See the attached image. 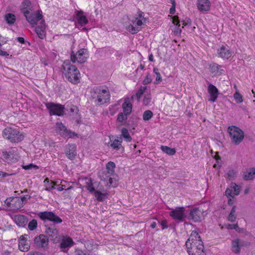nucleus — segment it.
<instances>
[{
  "label": "nucleus",
  "instance_id": "nucleus-63",
  "mask_svg": "<svg viewBox=\"0 0 255 255\" xmlns=\"http://www.w3.org/2000/svg\"><path fill=\"white\" fill-rule=\"evenodd\" d=\"M65 183H66V181L65 180H62L60 183L61 186L64 188V190H65V189H66L67 188V186L66 185V184H65Z\"/></svg>",
  "mask_w": 255,
  "mask_h": 255
},
{
  "label": "nucleus",
  "instance_id": "nucleus-37",
  "mask_svg": "<svg viewBox=\"0 0 255 255\" xmlns=\"http://www.w3.org/2000/svg\"><path fill=\"white\" fill-rule=\"evenodd\" d=\"M160 148L163 152L167 153V154H168L169 155H173L176 152V150H175V148H170L167 146L162 145L161 146Z\"/></svg>",
  "mask_w": 255,
  "mask_h": 255
},
{
  "label": "nucleus",
  "instance_id": "nucleus-42",
  "mask_svg": "<svg viewBox=\"0 0 255 255\" xmlns=\"http://www.w3.org/2000/svg\"><path fill=\"white\" fill-rule=\"evenodd\" d=\"M152 112L150 110H146L143 114V120L144 121H148L152 117Z\"/></svg>",
  "mask_w": 255,
  "mask_h": 255
},
{
  "label": "nucleus",
  "instance_id": "nucleus-35",
  "mask_svg": "<svg viewBox=\"0 0 255 255\" xmlns=\"http://www.w3.org/2000/svg\"><path fill=\"white\" fill-rule=\"evenodd\" d=\"M115 168L116 164L114 162L109 161L106 164V169L107 170V173L109 175H112L114 173Z\"/></svg>",
  "mask_w": 255,
  "mask_h": 255
},
{
  "label": "nucleus",
  "instance_id": "nucleus-22",
  "mask_svg": "<svg viewBox=\"0 0 255 255\" xmlns=\"http://www.w3.org/2000/svg\"><path fill=\"white\" fill-rule=\"evenodd\" d=\"M26 235L21 236L19 239L18 248L20 251L27 252L30 248L29 245L27 242V240L25 238Z\"/></svg>",
  "mask_w": 255,
  "mask_h": 255
},
{
  "label": "nucleus",
  "instance_id": "nucleus-45",
  "mask_svg": "<svg viewBox=\"0 0 255 255\" xmlns=\"http://www.w3.org/2000/svg\"><path fill=\"white\" fill-rule=\"evenodd\" d=\"M146 87H141L138 89L137 93H136L135 95H133L134 97L135 96L137 98V99L138 101L139 100L140 97L143 95V93L144 92L145 90H146Z\"/></svg>",
  "mask_w": 255,
  "mask_h": 255
},
{
  "label": "nucleus",
  "instance_id": "nucleus-21",
  "mask_svg": "<svg viewBox=\"0 0 255 255\" xmlns=\"http://www.w3.org/2000/svg\"><path fill=\"white\" fill-rule=\"evenodd\" d=\"M103 188L98 187L92 193L98 201H103L108 198V194L106 192H102Z\"/></svg>",
  "mask_w": 255,
  "mask_h": 255
},
{
  "label": "nucleus",
  "instance_id": "nucleus-34",
  "mask_svg": "<svg viewBox=\"0 0 255 255\" xmlns=\"http://www.w3.org/2000/svg\"><path fill=\"white\" fill-rule=\"evenodd\" d=\"M244 179L246 180H252L255 178V168H252L244 172Z\"/></svg>",
  "mask_w": 255,
  "mask_h": 255
},
{
  "label": "nucleus",
  "instance_id": "nucleus-56",
  "mask_svg": "<svg viewBox=\"0 0 255 255\" xmlns=\"http://www.w3.org/2000/svg\"><path fill=\"white\" fill-rule=\"evenodd\" d=\"M152 81V79L151 78H150V77L149 76V75L148 74L145 77V78L144 79V80H143V82H142V83L144 85H147V84H149Z\"/></svg>",
  "mask_w": 255,
  "mask_h": 255
},
{
  "label": "nucleus",
  "instance_id": "nucleus-58",
  "mask_svg": "<svg viewBox=\"0 0 255 255\" xmlns=\"http://www.w3.org/2000/svg\"><path fill=\"white\" fill-rule=\"evenodd\" d=\"M167 221L164 220H162L161 223H160V225L161 226H162V230H164L165 229H167L168 228V226H167Z\"/></svg>",
  "mask_w": 255,
  "mask_h": 255
},
{
  "label": "nucleus",
  "instance_id": "nucleus-2",
  "mask_svg": "<svg viewBox=\"0 0 255 255\" xmlns=\"http://www.w3.org/2000/svg\"><path fill=\"white\" fill-rule=\"evenodd\" d=\"M62 72L66 79L70 83L77 84L80 82V73L77 67L69 62L62 65Z\"/></svg>",
  "mask_w": 255,
  "mask_h": 255
},
{
  "label": "nucleus",
  "instance_id": "nucleus-4",
  "mask_svg": "<svg viewBox=\"0 0 255 255\" xmlns=\"http://www.w3.org/2000/svg\"><path fill=\"white\" fill-rule=\"evenodd\" d=\"M232 142L235 145H239L243 140L244 132L236 126L229 127L228 128Z\"/></svg>",
  "mask_w": 255,
  "mask_h": 255
},
{
  "label": "nucleus",
  "instance_id": "nucleus-50",
  "mask_svg": "<svg viewBox=\"0 0 255 255\" xmlns=\"http://www.w3.org/2000/svg\"><path fill=\"white\" fill-rule=\"evenodd\" d=\"M118 105H114L111 106L109 108V111L110 112V115L111 116H113L115 114L116 111L118 110Z\"/></svg>",
  "mask_w": 255,
  "mask_h": 255
},
{
  "label": "nucleus",
  "instance_id": "nucleus-3",
  "mask_svg": "<svg viewBox=\"0 0 255 255\" xmlns=\"http://www.w3.org/2000/svg\"><path fill=\"white\" fill-rule=\"evenodd\" d=\"M2 135L12 142H18L21 141L24 138L22 134L20 133L17 130L10 127L5 128L2 132Z\"/></svg>",
  "mask_w": 255,
  "mask_h": 255
},
{
  "label": "nucleus",
  "instance_id": "nucleus-8",
  "mask_svg": "<svg viewBox=\"0 0 255 255\" xmlns=\"http://www.w3.org/2000/svg\"><path fill=\"white\" fill-rule=\"evenodd\" d=\"M46 236L50 238V240L54 243H57L60 241V238L59 235L58 231L54 225L48 226L45 225Z\"/></svg>",
  "mask_w": 255,
  "mask_h": 255
},
{
  "label": "nucleus",
  "instance_id": "nucleus-48",
  "mask_svg": "<svg viewBox=\"0 0 255 255\" xmlns=\"http://www.w3.org/2000/svg\"><path fill=\"white\" fill-rule=\"evenodd\" d=\"M4 21L9 25L13 24L16 19L14 17H4Z\"/></svg>",
  "mask_w": 255,
  "mask_h": 255
},
{
  "label": "nucleus",
  "instance_id": "nucleus-38",
  "mask_svg": "<svg viewBox=\"0 0 255 255\" xmlns=\"http://www.w3.org/2000/svg\"><path fill=\"white\" fill-rule=\"evenodd\" d=\"M236 207L235 206H234L232 207V209L230 212V213L229 214L228 219L229 221L231 222H235L236 219V216L235 215L236 213Z\"/></svg>",
  "mask_w": 255,
  "mask_h": 255
},
{
  "label": "nucleus",
  "instance_id": "nucleus-12",
  "mask_svg": "<svg viewBox=\"0 0 255 255\" xmlns=\"http://www.w3.org/2000/svg\"><path fill=\"white\" fill-rule=\"evenodd\" d=\"M110 94L107 88L104 89H99L98 91L97 101L99 105L108 102L110 100Z\"/></svg>",
  "mask_w": 255,
  "mask_h": 255
},
{
  "label": "nucleus",
  "instance_id": "nucleus-49",
  "mask_svg": "<svg viewBox=\"0 0 255 255\" xmlns=\"http://www.w3.org/2000/svg\"><path fill=\"white\" fill-rule=\"evenodd\" d=\"M172 6L169 9V12L171 14H174L175 12L176 2L175 0H170Z\"/></svg>",
  "mask_w": 255,
  "mask_h": 255
},
{
  "label": "nucleus",
  "instance_id": "nucleus-57",
  "mask_svg": "<svg viewBox=\"0 0 255 255\" xmlns=\"http://www.w3.org/2000/svg\"><path fill=\"white\" fill-rule=\"evenodd\" d=\"M236 175V172L234 170H230L228 173V176L230 179H233Z\"/></svg>",
  "mask_w": 255,
  "mask_h": 255
},
{
  "label": "nucleus",
  "instance_id": "nucleus-20",
  "mask_svg": "<svg viewBox=\"0 0 255 255\" xmlns=\"http://www.w3.org/2000/svg\"><path fill=\"white\" fill-rule=\"evenodd\" d=\"M48 239L44 235L41 234L34 239V243L39 248H44L48 244Z\"/></svg>",
  "mask_w": 255,
  "mask_h": 255
},
{
  "label": "nucleus",
  "instance_id": "nucleus-25",
  "mask_svg": "<svg viewBox=\"0 0 255 255\" xmlns=\"http://www.w3.org/2000/svg\"><path fill=\"white\" fill-rule=\"evenodd\" d=\"M13 220L16 225L20 227H24L28 222L26 216L22 215H15L13 217Z\"/></svg>",
  "mask_w": 255,
  "mask_h": 255
},
{
  "label": "nucleus",
  "instance_id": "nucleus-28",
  "mask_svg": "<svg viewBox=\"0 0 255 255\" xmlns=\"http://www.w3.org/2000/svg\"><path fill=\"white\" fill-rule=\"evenodd\" d=\"M197 7L201 11H206L210 9L211 3L209 0H198Z\"/></svg>",
  "mask_w": 255,
  "mask_h": 255
},
{
  "label": "nucleus",
  "instance_id": "nucleus-1",
  "mask_svg": "<svg viewBox=\"0 0 255 255\" xmlns=\"http://www.w3.org/2000/svg\"><path fill=\"white\" fill-rule=\"evenodd\" d=\"M185 246L189 255H206L203 242L196 232H193L186 241Z\"/></svg>",
  "mask_w": 255,
  "mask_h": 255
},
{
  "label": "nucleus",
  "instance_id": "nucleus-26",
  "mask_svg": "<svg viewBox=\"0 0 255 255\" xmlns=\"http://www.w3.org/2000/svg\"><path fill=\"white\" fill-rule=\"evenodd\" d=\"M134 96L132 95L130 98H126L124 103L123 104L122 108L124 110V113L129 115L131 112L132 104L130 101L133 99Z\"/></svg>",
  "mask_w": 255,
  "mask_h": 255
},
{
  "label": "nucleus",
  "instance_id": "nucleus-23",
  "mask_svg": "<svg viewBox=\"0 0 255 255\" xmlns=\"http://www.w3.org/2000/svg\"><path fill=\"white\" fill-rule=\"evenodd\" d=\"M85 180V187L91 193H93L96 189H98V187L100 184V183L98 182L93 183L91 178H86Z\"/></svg>",
  "mask_w": 255,
  "mask_h": 255
},
{
  "label": "nucleus",
  "instance_id": "nucleus-39",
  "mask_svg": "<svg viewBox=\"0 0 255 255\" xmlns=\"http://www.w3.org/2000/svg\"><path fill=\"white\" fill-rule=\"evenodd\" d=\"M230 188L233 190L234 195H238L240 194V188L235 183H231Z\"/></svg>",
  "mask_w": 255,
  "mask_h": 255
},
{
  "label": "nucleus",
  "instance_id": "nucleus-43",
  "mask_svg": "<svg viewBox=\"0 0 255 255\" xmlns=\"http://www.w3.org/2000/svg\"><path fill=\"white\" fill-rule=\"evenodd\" d=\"M37 222L35 219L32 220L28 224V227L30 231H33L37 228Z\"/></svg>",
  "mask_w": 255,
  "mask_h": 255
},
{
  "label": "nucleus",
  "instance_id": "nucleus-30",
  "mask_svg": "<svg viewBox=\"0 0 255 255\" xmlns=\"http://www.w3.org/2000/svg\"><path fill=\"white\" fill-rule=\"evenodd\" d=\"M210 70L213 76L221 75L222 74V71H224L222 69V66L216 63L211 64L210 65Z\"/></svg>",
  "mask_w": 255,
  "mask_h": 255
},
{
  "label": "nucleus",
  "instance_id": "nucleus-10",
  "mask_svg": "<svg viewBox=\"0 0 255 255\" xmlns=\"http://www.w3.org/2000/svg\"><path fill=\"white\" fill-rule=\"evenodd\" d=\"M249 245V242L237 238L232 240L231 250L234 253L239 254L241 252V248L242 247H247Z\"/></svg>",
  "mask_w": 255,
  "mask_h": 255
},
{
  "label": "nucleus",
  "instance_id": "nucleus-11",
  "mask_svg": "<svg viewBox=\"0 0 255 255\" xmlns=\"http://www.w3.org/2000/svg\"><path fill=\"white\" fill-rule=\"evenodd\" d=\"M3 157L8 163L16 162L19 158V156L14 148H11L9 151H2Z\"/></svg>",
  "mask_w": 255,
  "mask_h": 255
},
{
  "label": "nucleus",
  "instance_id": "nucleus-41",
  "mask_svg": "<svg viewBox=\"0 0 255 255\" xmlns=\"http://www.w3.org/2000/svg\"><path fill=\"white\" fill-rule=\"evenodd\" d=\"M122 136H123L128 141L131 140V137L130 136L128 129L126 128H123L122 130Z\"/></svg>",
  "mask_w": 255,
  "mask_h": 255
},
{
  "label": "nucleus",
  "instance_id": "nucleus-32",
  "mask_svg": "<svg viewBox=\"0 0 255 255\" xmlns=\"http://www.w3.org/2000/svg\"><path fill=\"white\" fill-rule=\"evenodd\" d=\"M74 243L70 237L64 238L60 244L61 249H66L73 246Z\"/></svg>",
  "mask_w": 255,
  "mask_h": 255
},
{
  "label": "nucleus",
  "instance_id": "nucleus-40",
  "mask_svg": "<svg viewBox=\"0 0 255 255\" xmlns=\"http://www.w3.org/2000/svg\"><path fill=\"white\" fill-rule=\"evenodd\" d=\"M77 20L76 21V24H79L81 26L86 25L88 22V20L86 17H77Z\"/></svg>",
  "mask_w": 255,
  "mask_h": 255
},
{
  "label": "nucleus",
  "instance_id": "nucleus-44",
  "mask_svg": "<svg viewBox=\"0 0 255 255\" xmlns=\"http://www.w3.org/2000/svg\"><path fill=\"white\" fill-rule=\"evenodd\" d=\"M128 114H126L125 113H120L119 114L118 118H117V122L119 123H122L124 121L127 120V116Z\"/></svg>",
  "mask_w": 255,
  "mask_h": 255
},
{
  "label": "nucleus",
  "instance_id": "nucleus-46",
  "mask_svg": "<svg viewBox=\"0 0 255 255\" xmlns=\"http://www.w3.org/2000/svg\"><path fill=\"white\" fill-rule=\"evenodd\" d=\"M234 98L237 103H241L243 101V96L238 92L234 94Z\"/></svg>",
  "mask_w": 255,
  "mask_h": 255
},
{
  "label": "nucleus",
  "instance_id": "nucleus-6",
  "mask_svg": "<svg viewBox=\"0 0 255 255\" xmlns=\"http://www.w3.org/2000/svg\"><path fill=\"white\" fill-rule=\"evenodd\" d=\"M46 108L49 111L50 115L63 116L64 114L65 108L62 105L52 102L45 103Z\"/></svg>",
  "mask_w": 255,
  "mask_h": 255
},
{
  "label": "nucleus",
  "instance_id": "nucleus-60",
  "mask_svg": "<svg viewBox=\"0 0 255 255\" xmlns=\"http://www.w3.org/2000/svg\"><path fill=\"white\" fill-rule=\"evenodd\" d=\"M27 255H43V254L41 253L35 251L33 252H30Z\"/></svg>",
  "mask_w": 255,
  "mask_h": 255
},
{
  "label": "nucleus",
  "instance_id": "nucleus-14",
  "mask_svg": "<svg viewBox=\"0 0 255 255\" xmlns=\"http://www.w3.org/2000/svg\"><path fill=\"white\" fill-rule=\"evenodd\" d=\"M205 212L200 207L195 208L191 210L190 213V217L194 222L201 221L205 216Z\"/></svg>",
  "mask_w": 255,
  "mask_h": 255
},
{
  "label": "nucleus",
  "instance_id": "nucleus-33",
  "mask_svg": "<svg viewBox=\"0 0 255 255\" xmlns=\"http://www.w3.org/2000/svg\"><path fill=\"white\" fill-rule=\"evenodd\" d=\"M12 201V205L11 208L13 210H18L23 207L22 203L19 197H14Z\"/></svg>",
  "mask_w": 255,
  "mask_h": 255
},
{
  "label": "nucleus",
  "instance_id": "nucleus-62",
  "mask_svg": "<svg viewBox=\"0 0 255 255\" xmlns=\"http://www.w3.org/2000/svg\"><path fill=\"white\" fill-rule=\"evenodd\" d=\"M9 175H10V174L7 173H5V172H4L0 171V176H2L3 177H6V176H8Z\"/></svg>",
  "mask_w": 255,
  "mask_h": 255
},
{
  "label": "nucleus",
  "instance_id": "nucleus-18",
  "mask_svg": "<svg viewBox=\"0 0 255 255\" xmlns=\"http://www.w3.org/2000/svg\"><path fill=\"white\" fill-rule=\"evenodd\" d=\"M217 54L219 57L223 59H229L233 55V52L229 47L224 45H222L217 50Z\"/></svg>",
  "mask_w": 255,
  "mask_h": 255
},
{
  "label": "nucleus",
  "instance_id": "nucleus-54",
  "mask_svg": "<svg viewBox=\"0 0 255 255\" xmlns=\"http://www.w3.org/2000/svg\"><path fill=\"white\" fill-rule=\"evenodd\" d=\"M14 197H9L6 199V200L4 201L5 204L7 205L8 207H9L11 208V205H12V201L13 200Z\"/></svg>",
  "mask_w": 255,
  "mask_h": 255
},
{
  "label": "nucleus",
  "instance_id": "nucleus-31",
  "mask_svg": "<svg viewBox=\"0 0 255 255\" xmlns=\"http://www.w3.org/2000/svg\"><path fill=\"white\" fill-rule=\"evenodd\" d=\"M45 27L46 24L45 22L38 25V26L35 27V32H36L38 37L41 39H43L45 37Z\"/></svg>",
  "mask_w": 255,
  "mask_h": 255
},
{
  "label": "nucleus",
  "instance_id": "nucleus-47",
  "mask_svg": "<svg viewBox=\"0 0 255 255\" xmlns=\"http://www.w3.org/2000/svg\"><path fill=\"white\" fill-rule=\"evenodd\" d=\"M153 72L156 74L155 83H158L161 81L162 78L157 68H153Z\"/></svg>",
  "mask_w": 255,
  "mask_h": 255
},
{
  "label": "nucleus",
  "instance_id": "nucleus-52",
  "mask_svg": "<svg viewBox=\"0 0 255 255\" xmlns=\"http://www.w3.org/2000/svg\"><path fill=\"white\" fill-rule=\"evenodd\" d=\"M151 101V97L149 95H145L143 100V103L145 105H148Z\"/></svg>",
  "mask_w": 255,
  "mask_h": 255
},
{
  "label": "nucleus",
  "instance_id": "nucleus-36",
  "mask_svg": "<svg viewBox=\"0 0 255 255\" xmlns=\"http://www.w3.org/2000/svg\"><path fill=\"white\" fill-rule=\"evenodd\" d=\"M44 183H45V190L46 191H50L52 189H54L55 185H56L54 181L50 180L48 178H45L44 181Z\"/></svg>",
  "mask_w": 255,
  "mask_h": 255
},
{
  "label": "nucleus",
  "instance_id": "nucleus-16",
  "mask_svg": "<svg viewBox=\"0 0 255 255\" xmlns=\"http://www.w3.org/2000/svg\"><path fill=\"white\" fill-rule=\"evenodd\" d=\"M172 23L175 25L177 27L176 32L180 33L181 32V28L180 27V20L179 19V17H171ZM183 26L182 28L184 27V26H188L190 25L191 24V20L189 17H186L185 19L181 21Z\"/></svg>",
  "mask_w": 255,
  "mask_h": 255
},
{
  "label": "nucleus",
  "instance_id": "nucleus-51",
  "mask_svg": "<svg viewBox=\"0 0 255 255\" xmlns=\"http://www.w3.org/2000/svg\"><path fill=\"white\" fill-rule=\"evenodd\" d=\"M227 228L229 229H235L238 232H240V228L238 226V224H229L227 226Z\"/></svg>",
  "mask_w": 255,
  "mask_h": 255
},
{
  "label": "nucleus",
  "instance_id": "nucleus-19",
  "mask_svg": "<svg viewBox=\"0 0 255 255\" xmlns=\"http://www.w3.org/2000/svg\"><path fill=\"white\" fill-rule=\"evenodd\" d=\"M208 85L207 91L210 95L209 101L212 102H215L217 100L219 94L218 89L216 86L209 82L208 83Z\"/></svg>",
  "mask_w": 255,
  "mask_h": 255
},
{
  "label": "nucleus",
  "instance_id": "nucleus-5",
  "mask_svg": "<svg viewBox=\"0 0 255 255\" xmlns=\"http://www.w3.org/2000/svg\"><path fill=\"white\" fill-rule=\"evenodd\" d=\"M141 18V17H139ZM133 19L131 20V22L129 25L126 27L127 29L131 34H135L137 33L142 28V25L145 23L147 18L142 17V19H139L137 17H133Z\"/></svg>",
  "mask_w": 255,
  "mask_h": 255
},
{
  "label": "nucleus",
  "instance_id": "nucleus-27",
  "mask_svg": "<svg viewBox=\"0 0 255 255\" xmlns=\"http://www.w3.org/2000/svg\"><path fill=\"white\" fill-rule=\"evenodd\" d=\"M76 146L75 144H69L67 145V150L65 153L66 156L69 159L73 160L75 158L76 155Z\"/></svg>",
  "mask_w": 255,
  "mask_h": 255
},
{
  "label": "nucleus",
  "instance_id": "nucleus-61",
  "mask_svg": "<svg viewBox=\"0 0 255 255\" xmlns=\"http://www.w3.org/2000/svg\"><path fill=\"white\" fill-rule=\"evenodd\" d=\"M17 41L21 43H24L25 40L23 37H18L17 38Z\"/></svg>",
  "mask_w": 255,
  "mask_h": 255
},
{
  "label": "nucleus",
  "instance_id": "nucleus-29",
  "mask_svg": "<svg viewBox=\"0 0 255 255\" xmlns=\"http://www.w3.org/2000/svg\"><path fill=\"white\" fill-rule=\"evenodd\" d=\"M26 20L34 27L35 25L41 24L44 23V20L43 17H25Z\"/></svg>",
  "mask_w": 255,
  "mask_h": 255
},
{
  "label": "nucleus",
  "instance_id": "nucleus-15",
  "mask_svg": "<svg viewBox=\"0 0 255 255\" xmlns=\"http://www.w3.org/2000/svg\"><path fill=\"white\" fill-rule=\"evenodd\" d=\"M110 141L108 143V145L111 147L113 149L120 150L122 149L124 151V147L122 145V138L118 136H110Z\"/></svg>",
  "mask_w": 255,
  "mask_h": 255
},
{
  "label": "nucleus",
  "instance_id": "nucleus-24",
  "mask_svg": "<svg viewBox=\"0 0 255 255\" xmlns=\"http://www.w3.org/2000/svg\"><path fill=\"white\" fill-rule=\"evenodd\" d=\"M32 6L29 0H24L21 3V11L24 16L29 14L30 11L32 10Z\"/></svg>",
  "mask_w": 255,
  "mask_h": 255
},
{
  "label": "nucleus",
  "instance_id": "nucleus-7",
  "mask_svg": "<svg viewBox=\"0 0 255 255\" xmlns=\"http://www.w3.org/2000/svg\"><path fill=\"white\" fill-rule=\"evenodd\" d=\"M38 216L42 220H48L54 224H60L62 222V220L52 212H41L39 213Z\"/></svg>",
  "mask_w": 255,
  "mask_h": 255
},
{
  "label": "nucleus",
  "instance_id": "nucleus-64",
  "mask_svg": "<svg viewBox=\"0 0 255 255\" xmlns=\"http://www.w3.org/2000/svg\"><path fill=\"white\" fill-rule=\"evenodd\" d=\"M84 12L82 10H78L76 12V16H82Z\"/></svg>",
  "mask_w": 255,
  "mask_h": 255
},
{
  "label": "nucleus",
  "instance_id": "nucleus-13",
  "mask_svg": "<svg viewBox=\"0 0 255 255\" xmlns=\"http://www.w3.org/2000/svg\"><path fill=\"white\" fill-rule=\"evenodd\" d=\"M184 211L185 208L183 207H176L169 212V215L175 220L183 221L186 217Z\"/></svg>",
  "mask_w": 255,
  "mask_h": 255
},
{
  "label": "nucleus",
  "instance_id": "nucleus-55",
  "mask_svg": "<svg viewBox=\"0 0 255 255\" xmlns=\"http://www.w3.org/2000/svg\"><path fill=\"white\" fill-rule=\"evenodd\" d=\"M226 195L227 197H231L232 198H234V195L233 192V190L230 188H227L225 191Z\"/></svg>",
  "mask_w": 255,
  "mask_h": 255
},
{
  "label": "nucleus",
  "instance_id": "nucleus-53",
  "mask_svg": "<svg viewBox=\"0 0 255 255\" xmlns=\"http://www.w3.org/2000/svg\"><path fill=\"white\" fill-rule=\"evenodd\" d=\"M31 198L30 195H26L21 197H19V199H21V202L22 203V205L23 206L27 201L28 199H29Z\"/></svg>",
  "mask_w": 255,
  "mask_h": 255
},
{
  "label": "nucleus",
  "instance_id": "nucleus-17",
  "mask_svg": "<svg viewBox=\"0 0 255 255\" xmlns=\"http://www.w3.org/2000/svg\"><path fill=\"white\" fill-rule=\"evenodd\" d=\"M56 127L59 130L60 134L64 137H72L74 135H77L75 132L67 129L66 127L62 123H57L56 124Z\"/></svg>",
  "mask_w": 255,
  "mask_h": 255
},
{
  "label": "nucleus",
  "instance_id": "nucleus-9",
  "mask_svg": "<svg viewBox=\"0 0 255 255\" xmlns=\"http://www.w3.org/2000/svg\"><path fill=\"white\" fill-rule=\"evenodd\" d=\"M87 53V50L84 48L79 50L76 54L72 51L71 54V60L73 63L77 61L79 63H83L87 58L88 54Z\"/></svg>",
  "mask_w": 255,
  "mask_h": 255
},
{
  "label": "nucleus",
  "instance_id": "nucleus-59",
  "mask_svg": "<svg viewBox=\"0 0 255 255\" xmlns=\"http://www.w3.org/2000/svg\"><path fill=\"white\" fill-rule=\"evenodd\" d=\"M75 253L76 255H85L83 252L79 249L76 250Z\"/></svg>",
  "mask_w": 255,
  "mask_h": 255
}]
</instances>
